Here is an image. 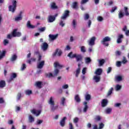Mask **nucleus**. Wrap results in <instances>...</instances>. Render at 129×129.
I'll use <instances>...</instances> for the list:
<instances>
[{
  "label": "nucleus",
  "mask_w": 129,
  "mask_h": 129,
  "mask_svg": "<svg viewBox=\"0 0 129 129\" xmlns=\"http://www.w3.org/2000/svg\"><path fill=\"white\" fill-rule=\"evenodd\" d=\"M82 74H85L86 73V68H84L82 71Z\"/></svg>",
  "instance_id": "62"
},
{
  "label": "nucleus",
  "mask_w": 129,
  "mask_h": 129,
  "mask_svg": "<svg viewBox=\"0 0 129 129\" xmlns=\"http://www.w3.org/2000/svg\"><path fill=\"white\" fill-rule=\"evenodd\" d=\"M115 55L116 56H120V55H121V52L117 50L115 52Z\"/></svg>",
  "instance_id": "58"
},
{
  "label": "nucleus",
  "mask_w": 129,
  "mask_h": 129,
  "mask_svg": "<svg viewBox=\"0 0 129 129\" xmlns=\"http://www.w3.org/2000/svg\"><path fill=\"white\" fill-rule=\"evenodd\" d=\"M74 99L77 103H80V102H81V99L78 94H77L75 96Z\"/></svg>",
  "instance_id": "14"
},
{
  "label": "nucleus",
  "mask_w": 129,
  "mask_h": 129,
  "mask_svg": "<svg viewBox=\"0 0 129 129\" xmlns=\"http://www.w3.org/2000/svg\"><path fill=\"white\" fill-rule=\"evenodd\" d=\"M89 14H85V17H84V20H85V21H86V20H88V19H89Z\"/></svg>",
  "instance_id": "47"
},
{
  "label": "nucleus",
  "mask_w": 129,
  "mask_h": 129,
  "mask_svg": "<svg viewBox=\"0 0 129 129\" xmlns=\"http://www.w3.org/2000/svg\"><path fill=\"white\" fill-rule=\"evenodd\" d=\"M88 2H89V0H81V5H85Z\"/></svg>",
  "instance_id": "42"
},
{
  "label": "nucleus",
  "mask_w": 129,
  "mask_h": 129,
  "mask_svg": "<svg viewBox=\"0 0 129 129\" xmlns=\"http://www.w3.org/2000/svg\"><path fill=\"white\" fill-rule=\"evenodd\" d=\"M123 10L124 11V13L122 12V10H120L119 12V13L118 14L119 19H122V18L124 17V15H125L126 17H128L129 16L128 8H127V7H124Z\"/></svg>",
  "instance_id": "3"
},
{
  "label": "nucleus",
  "mask_w": 129,
  "mask_h": 129,
  "mask_svg": "<svg viewBox=\"0 0 129 129\" xmlns=\"http://www.w3.org/2000/svg\"><path fill=\"white\" fill-rule=\"evenodd\" d=\"M18 29H14L12 32V34H8L7 35V39H12L13 37H21L22 36V33L21 32H17Z\"/></svg>",
  "instance_id": "4"
},
{
  "label": "nucleus",
  "mask_w": 129,
  "mask_h": 129,
  "mask_svg": "<svg viewBox=\"0 0 129 129\" xmlns=\"http://www.w3.org/2000/svg\"><path fill=\"white\" fill-rule=\"evenodd\" d=\"M6 81L5 80L0 81V88H4V87H6Z\"/></svg>",
  "instance_id": "22"
},
{
  "label": "nucleus",
  "mask_w": 129,
  "mask_h": 129,
  "mask_svg": "<svg viewBox=\"0 0 129 129\" xmlns=\"http://www.w3.org/2000/svg\"><path fill=\"white\" fill-rule=\"evenodd\" d=\"M117 10V7L116 6H114V7H112V10L110 11L111 13H114L115 11Z\"/></svg>",
  "instance_id": "45"
},
{
  "label": "nucleus",
  "mask_w": 129,
  "mask_h": 129,
  "mask_svg": "<svg viewBox=\"0 0 129 129\" xmlns=\"http://www.w3.org/2000/svg\"><path fill=\"white\" fill-rule=\"evenodd\" d=\"M95 120H97V121H99L101 120V117H100V116H99V115H97L95 117Z\"/></svg>",
  "instance_id": "40"
},
{
  "label": "nucleus",
  "mask_w": 129,
  "mask_h": 129,
  "mask_svg": "<svg viewBox=\"0 0 129 129\" xmlns=\"http://www.w3.org/2000/svg\"><path fill=\"white\" fill-rule=\"evenodd\" d=\"M73 27L75 29L76 28V20H73Z\"/></svg>",
  "instance_id": "49"
},
{
  "label": "nucleus",
  "mask_w": 129,
  "mask_h": 129,
  "mask_svg": "<svg viewBox=\"0 0 129 129\" xmlns=\"http://www.w3.org/2000/svg\"><path fill=\"white\" fill-rule=\"evenodd\" d=\"M26 68H27V67H26V64L23 63V64H22V67H21V70L23 71L25 70Z\"/></svg>",
  "instance_id": "57"
},
{
  "label": "nucleus",
  "mask_w": 129,
  "mask_h": 129,
  "mask_svg": "<svg viewBox=\"0 0 129 129\" xmlns=\"http://www.w3.org/2000/svg\"><path fill=\"white\" fill-rule=\"evenodd\" d=\"M110 41H111V38L108 36H106L103 39L101 42L105 47H108L109 43L107 42H110Z\"/></svg>",
  "instance_id": "7"
},
{
  "label": "nucleus",
  "mask_w": 129,
  "mask_h": 129,
  "mask_svg": "<svg viewBox=\"0 0 129 129\" xmlns=\"http://www.w3.org/2000/svg\"><path fill=\"white\" fill-rule=\"evenodd\" d=\"M35 85L38 88H42V82H36Z\"/></svg>",
  "instance_id": "28"
},
{
  "label": "nucleus",
  "mask_w": 129,
  "mask_h": 129,
  "mask_svg": "<svg viewBox=\"0 0 129 129\" xmlns=\"http://www.w3.org/2000/svg\"><path fill=\"white\" fill-rule=\"evenodd\" d=\"M44 65H45V61L42 60L40 61L39 63H37V68L38 69H42L43 67H44Z\"/></svg>",
  "instance_id": "10"
},
{
  "label": "nucleus",
  "mask_w": 129,
  "mask_h": 129,
  "mask_svg": "<svg viewBox=\"0 0 129 129\" xmlns=\"http://www.w3.org/2000/svg\"><path fill=\"white\" fill-rule=\"evenodd\" d=\"M111 111H112V109L110 108H108L105 110V112L106 113H107V114H109V113H110V112H111Z\"/></svg>",
  "instance_id": "35"
},
{
  "label": "nucleus",
  "mask_w": 129,
  "mask_h": 129,
  "mask_svg": "<svg viewBox=\"0 0 129 129\" xmlns=\"http://www.w3.org/2000/svg\"><path fill=\"white\" fill-rule=\"evenodd\" d=\"M58 73H59V70H58L57 69H55L54 70V76H55V77L57 76V75H58Z\"/></svg>",
  "instance_id": "46"
},
{
  "label": "nucleus",
  "mask_w": 129,
  "mask_h": 129,
  "mask_svg": "<svg viewBox=\"0 0 129 129\" xmlns=\"http://www.w3.org/2000/svg\"><path fill=\"white\" fill-rule=\"evenodd\" d=\"M80 69H77L76 71V77H78L79 76V74H80Z\"/></svg>",
  "instance_id": "37"
},
{
  "label": "nucleus",
  "mask_w": 129,
  "mask_h": 129,
  "mask_svg": "<svg viewBox=\"0 0 129 129\" xmlns=\"http://www.w3.org/2000/svg\"><path fill=\"white\" fill-rule=\"evenodd\" d=\"M85 99L87 101H88V100L91 99V96L90 94L85 95Z\"/></svg>",
  "instance_id": "33"
},
{
  "label": "nucleus",
  "mask_w": 129,
  "mask_h": 129,
  "mask_svg": "<svg viewBox=\"0 0 129 129\" xmlns=\"http://www.w3.org/2000/svg\"><path fill=\"white\" fill-rule=\"evenodd\" d=\"M95 40H96V38H95L94 36L92 37L89 41V45L90 46H93V45L95 44Z\"/></svg>",
  "instance_id": "12"
},
{
  "label": "nucleus",
  "mask_w": 129,
  "mask_h": 129,
  "mask_svg": "<svg viewBox=\"0 0 129 129\" xmlns=\"http://www.w3.org/2000/svg\"><path fill=\"white\" fill-rule=\"evenodd\" d=\"M4 46H7L9 44V40L8 39H5L3 41Z\"/></svg>",
  "instance_id": "50"
},
{
  "label": "nucleus",
  "mask_w": 129,
  "mask_h": 129,
  "mask_svg": "<svg viewBox=\"0 0 129 129\" xmlns=\"http://www.w3.org/2000/svg\"><path fill=\"white\" fill-rule=\"evenodd\" d=\"M59 51V49L57 48L55 50V52H54L52 54L53 57H55V56H56L58 53V52Z\"/></svg>",
  "instance_id": "53"
},
{
  "label": "nucleus",
  "mask_w": 129,
  "mask_h": 129,
  "mask_svg": "<svg viewBox=\"0 0 129 129\" xmlns=\"http://www.w3.org/2000/svg\"><path fill=\"white\" fill-rule=\"evenodd\" d=\"M111 70H112V69L111 67H109L108 68V69L107 70V74H109L110 72H111Z\"/></svg>",
  "instance_id": "56"
},
{
  "label": "nucleus",
  "mask_w": 129,
  "mask_h": 129,
  "mask_svg": "<svg viewBox=\"0 0 129 129\" xmlns=\"http://www.w3.org/2000/svg\"><path fill=\"white\" fill-rule=\"evenodd\" d=\"M62 55V50H60L58 52H57V55L60 56Z\"/></svg>",
  "instance_id": "64"
},
{
  "label": "nucleus",
  "mask_w": 129,
  "mask_h": 129,
  "mask_svg": "<svg viewBox=\"0 0 129 129\" xmlns=\"http://www.w3.org/2000/svg\"><path fill=\"white\" fill-rule=\"evenodd\" d=\"M17 78V74L13 73L11 76L10 79L8 80V82H11V81H13L14 78Z\"/></svg>",
  "instance_id": "20"
},
{
  "label": "nucleus",
  "mask_w": 129,
  "mask_h": 129,
  "mask_svg": "<svg viewBox=\"0 0 129 129\" xmlns=\"http://www.w3.org/2000/svg\"><path fill=\"white\" fill-rule=\"evenodd\" d=\"M84 105H85V107L83 109L84 112H86L87 111V110L88 109V105H87V102L85 101L84 102Z\"/></svg>",
  "instance_id": "25"
},
{
  "label": "nucleus",
  "mask_w": 129,
  "mask_h": 129,
  "mask_svg": "<svg viewBox=\"0 0 129 129\" xmlns=\"http://www.w3.org/2000/svg\"><path fill=\"white\" fill-rule=\"evenodd\" d=\"M65 100H66L65 98L62 97L61 99V104H62L63 106L65 105Z\"/></svg>",
  "instance_id": "43"
},
{
  "label": "nucleus",
  "mask_w": 129,
  "mask_h": 129,
  "mask_svg": "<svg viewBox=\"0 0 129 129\" xmlns=\"http://www.w3.org/2000/svg\"><path fill=\"white\" fill-rule=\"evenodd\" d=\"M49 38L51 40V41H54V40H56L57 38H58V34L53 35V34H49Z\"/></svg>",
  "instance_id": "15"
},
{
  "label": "nucleus",
  "mask_w": 129,
  "mask_h": 129,
  "mask_svg": "<svg viewBox=\"0 0 129 129\" xmlns=\"http://www.w3.org/2000/svg\"><path fill=\"white\" fill-rule=\"evenodd\" d=\"M22 12H20V14H19V17H17L16 18H15V21H21L22 20Z\"/></svg>",
  "instance_id": "30"
},
{
  "label": "nucleus",
  "mask_w": 129,
  "mask_h": 129,
  "mask_svg": "<svg viewBox=\"0 0 129 129\" xmlns=\"http://www.w3.org/2000/svg\"><path fill=\"white\" fill-rule=\"evenodd\" d=\"M70 11L69 10H66L64 11L63 14H62V15L61 16L60 19L61 21L59 22V26H61L63 28L64 26H65V23H64V21L66 20L70 16Z\"/></svg>",
  "instance_id": "1"
},
{
  "label": "nucleus",
  "mask_w": 129,
  "mask_h": 129,
  "mask_svg": "<svg viewBox=\"0 0 129 129\" xmlns=\"http://www.w3.org/2000/svg\"><path fill=\"white\" fill-rule=\"evenodd\" d=\"M56 20V18L54 17V16L52 15L48 16V17L47 18V22L48 23H53L55 20Z\"/></svg>",
  "instance_id": "11"
},
{
  "label": "nucleus",
  "mask_w": 129,
  "mask_h": 129,
  "mask_svg": "<svg viewBox=\"0 0 129 129\" xmlns=\"http://www.w3.org/2000/svg\"><path fill=\"white\" fill-rule=\"evenodd\" d=\"M51 8L53 9L54 10H55L56 9H58V7L56 6V3H53L51 4Z\"/></svg>",
  "instance_id": "38"
},
{
  "label": "nucleus",
  "mask_w": 129,
  "mask_h": 129,
  "mask_svg": "<svg viewBox=\"0 0 129 129\" xmlns=\"http://www.w3.org/2000/svg\"><path fill=\"white\" fill-rule=\"evenodd\" d=\"M104 126V124H103V123H101L99 124V129L103 128Z\"/></svg>",
  "instance_id": "60"
},
{
  "label": "nucleus",
  "mask_w": 129,
  "mask_h": 129,
  "mask_svg": "<svg viewBox=\"0 0 129 129\" xmlns=\"http://www.w3.org/2000/svg\"><path fill=\"white\" fill-rule=\"evenodd\" d=\"M32 93V90H27L25 91V94L26 95H31Z\"/></svg>",
  "instance_id": "34"
},
{
  "label": "nucleus",
  "mask_w": 129,
  "mask_h": 129,
  "mask_svg": "<svg viewBox=\"0 0 129 129\" xmlns=\"http://www.w3.org/2000/svg\"><path fill=\"white\" fill-rule=\"evenodd\" d=\"M21 97H22V94L21 93H18L17 94V100H20Z\"/></svg>",
  "instance_id": "52"
},
{
  "label": "nucleus",
  "mask_w": 129,
  "mask_h": 129,
  "mask_svg": "<svg viewBox=\"0 0 129 129\" xmlns=\"http://www.w3.org/2000/svg\"><path fill=\"white\" fill-rule=\"evenodd\" d=\"M45 30H46V27H45L39 29L40 32H44Z\"/></svg>",
  "instance_id": "61"
},
{
  "label": "nucleus",
  "mask_w": 129,
  "mask_h": 129,
  "mask_svg": "<svg viewBox=\"0 0 129 129\" xmlns=\"http://www.w3.org/2000/svg\"><path fill=\"white\" fill-rule=\"evenodd\" d=\"M101 103L102 107H105V106H106V105H107V104L108 103V101H107V99H104L102 100Z\"/></svg>",
  "instance_id": "13"
},
{
  "label": "nucleus",
  "mask_w": 129,
  "mask_h": 129,
  "mask_svg": "<svg viewBox=\"0 0 129 129\" xmlns=\"http://www.w3.org/2000/svg\"><path fill=\"white\" fill-rule=\"evenodd\" d=\"M121 62L123 64H126V63H127V60H126V58L125 56H123V59Z\"/></svg>",
  "instance_id": "36"
},
{
  "label": "nucleus",
  "mask_w": 129,
  "mask_h": 129,
  "mask_svg": "<svg viewBox=\"0 0 129 129\" xmlns=\"http://www.w3.org/2000/svg\"><path fill=\"white\" fill-rule=\"evenodd\" d=\"M94 79L95 80L96 82H99V81H100V77L98 76H95L94 77Z\"/></svg>",
  "instance_id": "31"
},
{
  "label": "nucleus",
  "mask_w": 129,
  "mask_h": 129,
  "mask_svg": "<svg viewBox=\"0 0 129 129\" xmlns=\"http://www.w3.org/2000/svg\"><path fill=\"white\" fill-rule=\"evenodd\" d=\"M121 63H122L121 61H118L116 62V65L117 67H120V66H121Z\"/></svg>",
  "instance_id": "51"
},
{
  "label": "nucleus",
  "mask_w": 129,
  "mask_h": 129,
  "mask_svg": "<svg viewBox=\"0 0 129 129\" xmlns=\"http://www.w3.org/2000/svg\"><path fill=\"white\" fill-rule=\"evenodd\" d=\"M123 38V35L122 34H120L118 36V38L117 39V43L118 44H120V43L122 42V40H121Z\"/></svg>",
  "instance_id": "18"
},
{
  "label": "nucleus",
  "mask_w": 129,
  "mask_h": 129,
  "mask_svg": "<svg viewBox=\"0 0 129 129\" xmlns=\"http://www.w3.org/2000/svg\"><path fill=\"white\" fill-rule=\"evenodd\" d=\"M97 20L98 22H102V21H103V18H102L101 16H99L97 18Z\"/></svg>",
  "instance_id": "54"
},
{
  "label": "nucleus",
  "mask_w": 129,
  "mask_h": 129,
  "mask_svg": "<svg viewBox=\"0 0 129 129\" xmlns=\"http://www.w3.org/2000/svg\"><path fill=\"white\" fill-rule=\"evenodd\" d=\"M31 112H32L33 114H35L36 116H39V115L41 114V110H36L35 109L31 110Z\"/></svg>",
  "instance_id": "8"
},
{
  "label": "nucleus",
  "mask_w": 129,
  "mask_h": 129,
  "mask_svg": "<svg viewBox=\"0 0 129 129\" xmlns=\"http://www.w3.org/2000/svg\"><path fill=\"white\" fill-rule=\"evenodd\" d=\"M121 89V86L119 85H117L116 86V90H120V89Z\"/></svg>",
  "instance_id": "59"
},
{
  "label": "nucleus",
  "mask_w": 129,
  "mask_h": 129,
  "mask_svg": "<svg viewBox=\"0 0 129 129\" xmlns=\"http://www.w3.org/2000/svg\"><path fill=\"white\" fill-rule=\"evenodd\" d=\"M54 65L55 68H56V67H59V68H62V67H63L62 65L59 64V63H58L57 62H54Z\"/></svg>",
  "instance_id": "32"
},
{
  "label": "nucleus",
  "mask_w": 129,
  "mask_h": 129,
  "mask_svg": "<svg viewBox=\"0 0 129 129\" xmlns=\"http://www.w3.org/2000/svg\"><path fill=\"white\" fill-rule=\"evenodd\" d=\"M48 47L49 45L47 42H43L41 45V49H42L43 51H46L48 49Z\"/></svg>",
  "instance_id": "9"
},
{
  "label": "nucleus",
  "mask_w": 129,
  "mask_h": 129,
  "mask_svg": "<svg viewBox=\"0 0 129 129\" xmlns=\"http://www.w3.org/2000/svg\"><path fill=\"white\" fill-rule=\"evenodd\" d=\"M29 121L30 123L34 122L35 121V118L32 116V115H29Z\"/></svg>",
  "instance_id": "27"
},
{
  "label": "nucleus",
  "mask_w": 129,
  "mask_h": 129,
  "mask_svg": "<svg viewBox=\"0 0 129 129\" xmlns=\"http://www.w3.org/2000/svg\"><path fill=\"white\" fill-rule=\"evenodd\" d=\"M116 79L117 81H121L122 80V77H121V76H117Z\"/></svg>",
  "instance_id": "48"
},
{
  "label": "nucleus",
  "mask_w": 129,
  "mask_h": 129,
  "mask_svg": "<svg viewBox=\"0 0 129 129\" xmlns=\"http://www.w3.org/2000/svg\"><path fill=\"white\" fill-rule=\"evenodd\" d=\"M6 50H3L2 51V52L0 54V60H2V59H3V58H4L5 56H6Z\"/></svg>",
  "instance_id": "29"
},
{
  "label": "nucleus",
  "mask_w": 129,
  "mask_h": 129,
  "mask_svg": "<svg viewBox=\"0 0 129 129\" xmlns=\"http://www.w3.org/2000/svg\"><path fill=\"white\" fill-rule=\"evenodd\" d=\"M81 51L83 53H85V52H86V50L85 49V46H81Z\"/></svg>",
  "instance_id": "44"
},
{
  "label": "nucleus",
  "mask_w": 129,
  "mask_h": 129,
  "mask_svg": "<svg viewBox=\"0 0 129 129\" xmlns=\"http://www.w3.org/2000/svg\"><path fill=\"white\" fill-rule=\"evenodd\" d=\"M73 52L72 51H71L68 54V57H69L70 58H71L72 59H73L74 58H76V61L79 62L80 61H82L83 59V57L82 56V55L81 54H77L76 53L73 54Z\"/></svg>",
  "instance_id": "2"
},
{
  "label": "nucleus",
  "mask_w": 129,
  "mask_h": 129,
  "mask_svg": "<svg viewBox=\"0 0 129 129\" xmlns=\"http://www.w3.org/2000/svg\"><path fill=\"white\" fill-rule=\"evenodd\" d=\"M72 8H73V9L74 10H77V9H78V3L77 2L73 3Z\"/></svg>",
  "instance_id": "19"
},
{
  "label": "nucleus",
  "mask_w": 129,
  "mask_h": 129,
  "mask_svg": "<svg viewBox=\"0 0 129 129\" xmlns=\"http://www.w3.org/2000/svg\"><path fill=\"white\" fill-rule=\"evenodd\" d=\"M26 26L28 29H35V27L34 25L31 24V21H28L27 23Z\"/></svg>",
  "instance_id": "17"
},
{
  "label": "nucleus",
  "mask_w": 129,
  "mask_h": 129,
  "mask_svg": "<svg viewBox=\"0 0 129 129\" xmlns=\"http://www.w3.org/2000/svg\"><path fill=\"white\" fill-rule=\"evenodd\" d=\"M98 61L99 62V66L100 67L102 66L105 63V60L103 58L98 59Z\"/></svg>",
  "instance_id": "24"
},
{
  "label": "nucleus",
  "mask_w": 129,
  "mask_h": 129,
  "mask_svg": "<svg viewBox=\"0 0 129 129\" xmlns=\"http://www.w3.org/2000/svg\"><path fill=\"white\" fill-rule=\"evenodd\" d=\"M79 121V118L78 117H75L74 119V122L75 123H77V122H78Z\"/></svg>",
  "instance_id": "55"
},
{
  "label": "nucleus",
  "mask_w": 129,
  "mask_h": 129,
  "mask_svg": "<svg viewBox=\"0 0 129 129\" xmlns=\"http://www.w3.org/2000/svg\"><path fill=\"white\" fill-rule=\"evenodd\" d=\"M112 91H113V88H111L108 92L107 96H109V95L112 93Z\"/></svg>",
  "instance_id": "41"
},
{
  "label": "nucleus",
  "mask_w": 129,
  "mask_h": 129,
  "mask_svg": "<svg viewBox=\"0 0 129 129\" xmlns=\"http://www.w3.org/2000/svg\"><path fill=\"white\" fill-rule=\"evenodd\" d=\"M102 73V69H98L96 70L95 72V74L96 75H101Z\"/></svg>",
  "instance_id": "26"
},
{
  "label": "nucleus",
  "mask_w": 129,
  "mask_h": 129,
  "mask_svg": "<svg viewBox=\"0 0 129 129\" xmlns=\"http://www.w3.org/2000/svg\"><path fill=\"white\" fill-rule=\"evenodd\" d=\"M17 59H18V56L17 55V54H14L11 57L10 61H11V62H15V61H16Z\"/></svg>",
  "instance_id": "21"
},
{
  "label": "nucleus",
  "mask_w": 129,
  "mask_h": 129,
  "mask_svg": "<svg viewBox=\"0 0 129 129\" xmlns=\"http://www.w3.org/2000/svg\"><path fill=\"white\" fill-rule=\"evenodd\" d=\"M34 54L38 56V62H40L42 60V55L40 54V52L39 51H35Z\"/></svg>",
  "instance_id": "16"
},
{
  "label": "nucleus",
  "mask_w": 129,
  "mask_h": 129,
  "mask_svg": "<svg viewBox=\"0 0 129 129\" xmlns=\"http://www.w3.org/2000/svg\"><path fill=\"white\" fill-rule=\"evenodd\" d=\"M17 4H18V2L16 0H12V5L9 6V11L12 13H15L17 10Z\"/></svg>",
  "instance_id": "5"
},
{
  "label": "nucleus",
  "mask_w": 129,
  "mask_h": 129,
  "mask_svg": "<svg viewBox=\"0 0 129 129\" xmlns=\"http://www.w3.org/2000/svg\"><path fill=\"white\" fill-rule=\"evenodd\" d=\"M48 103L50 104L51 111H55L57 108H58V106L55 105V102L53 100V97H50L49 100L48 101Z\"/></svg>",
  "instance_id": "6"
},
{
  "label": "nucleus",
  "mask_w": 129,
  "mask_h": 129,
  "mask_svg": "<svg viewBox=\"0 0 129 129\" xmlns=\"http://www.w3.org/2000/svg\"><path fill=\"white\" fill-rule=\"evenodd\" d=\"M85 62L87 63H90V62H91V58H90V57H86Z\"/></svg>",
  "instance_id": "39"
},
{
  "label": "nucleus",
  "mask_w": 129,
  "mask_h": 129,
  "mask_svg": "<svg viewBox=\"0 0 129 129\" xmlns=\"http://www.w3.org/2000/svg\"><path fill=\"white\" fill-rule=\"evenodd\" d=\"M43 122V120H37V124H41Z\"/></svg>",
  "instance_id": "63"
},
{
  "label": "nucleus",
  "mask_w": 129,
  "mask_h": 129,
  "mask_svg": "<svg viewBox=\"0 0 129 129\" xmlns=\"http://www.w3.org/2000/svg\"><path fill=\"white\" fill-rule=\"evenodd\" d=\"M65 120H66V117H63L60 121V124L62 127L65 126Z\"/></svg>",
  "instance_id": "23"
}]
</instances>
